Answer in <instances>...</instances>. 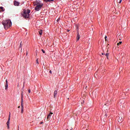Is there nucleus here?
I'll return each instance as SVG.
<instances>
[{
  "label": "nucleus",
  "instance_id": "nucleus-29",
  "mask_svg": "<svg viewBox=\"0 0 130 130\" xmlns=\"http://www.w3.org/2000/svg\"><path fill=\"white\" fill-rule=\"evenodd\" d=\"M102 55H104V53H102Z\"/></svg>",
  "mask_w": 130,
  "mask_h": 130
},
{
  "label": "nucleus",
  "instance_id": "nucleus-7",
  "mask_svg": "<svg viewBox=\"0 0 130 130\" xmlns=\"http://www.w3.org/2000/svg\"><path fill=\"white\" fill-rule=\"evenodd\" d=\"M14 6H18L20 5V3L17 2V1H14Z\"/></svg>",
  "mask_w": 130,
  "mask_h": 130
},
{
  "label": "nucleus",
  "instance_id": "nucleus-18",
  "mask_svg": "<svg viewBox=\"0 0 130 130\" xmlns=\"http://www.w3.org/2000/svg\"><path fill=\"white\" fill-rule=\"evenodd\" d=\"M0 9H1V10H2V11L3 12H4V7H0Z\"/></svg>",
  "mask_w": 130,
  "mask_h": 130
},
{
  "label": "nucleus",
  "instance_id": "nucleus-22",
  "mask_svg": "<svg viewBox=\"0 0 130 130\" xmlns=\"http://www.w3.org/2000/svg\"><path fill=\"white\" fill-rule=\"evenodd\" d=\"M42 51L43 53H45V51H44L43 49H42Z\"/></svg>",
  "mask_w": 130,
  "mask_h": 130
},
{
  "label": "nucleus",
  "instance_id": "nucleus-16",
  "mask_svg": "<svg viewBox=\"0 0 130 130\" xmlns=\"http://www.w3.org/2000/svg\"><path fill=\"white\" fill-rule=\"evenodd\" d=\"M106 56L107 57V58L108 59V56H109V53H107L106 54Z\"/></svg>",
  "mask_w": 130,
  "mask_h": 130
},
{
  "label": "nucleus",
  "instance_id": "nucleus-5",
  "mask_svg": "<svg viewBox=\"0 0 130 130\" xmlns=\"http://www.w3.org/2000/svg\"><path fill=\"white\" fill-rule=\"evenodd\" d=\"M53 114V113L50 112L47 117V120L49 121V120H50V118L51 117V115Z\"/></svg>",
  "mask_w": 130,
  "mask_h": 130
},
{
  "label": "nucleus",
  "instance_id": "nucleus-6",
  "mask_svg": "<svg viewBox=\"0 0 130 130\" xmlns=\"http://www.w3.org/2000/svg\"><path fill=\"white\" fill-rule=\"evenodd\" d=\"M21 113H24V105H23V103H21Z\"/></svg>",
  "mask_w": 130,
  "mask_h": 130
},
{
  "label": "nucleus",
  "instance_id": "nucleus-24",
  "mask_svg": "<svg viewBox=\"0 0 130 130\" xmlns=\"http://www.w3.org/2000/svg\"><path fill=\"white\" fill-rule=\"evenodd\" d=\"M121 2H122V0H120V1H119V4H121Z\"/></svg>",
  "mask_w": 130,
  "mask_h": 130
},
{
  "label": "nucleus",
  "instance_id": "nucleus-23",
  "mask_svg": "<svg viewBox=\"0 0 130 130\" xmlns=\"http://www.w3.org/2000/svg\"><path fill=\"white\" fill-rule=\"evenodd\" d=\"M28 93H31V90L28 89Z\"/></svg>",
  "mask_w": 130,
  "mask_h": 130
},
{
  "label": "nucleus",
  "instance_id": "nucleus-31",
  "mask_svg": "<svg viewBox=\"0 0 130 130\" xmlns=\"http://www.w3.org/2000/svg\"><path fill=\"white\" fill-rule=\"evenodd\" d=\"M21 107L20 106H18V108H20Z\"/></svg>",
  "mask_w": 130,
  "mask_h": 130
},
{
  "label": "nucleus",
  "instance_id": "nucleus-9",
  "mask_svg": "<svg viewBox=\"0 0 130 130\" xmlns=\"http://www.w3.org/2000/svg\"><path fill=\"white\" fill-rule=\"evenodd\" d=\"M81 38V37L80 36V35L79 34V32H77V41H79V40H80V38Z\"/></svg>",
  "mask_w": 130,
  "mask_h": 130
},
{
  "label": "nucleus",
  "instance_id": "nucleus-15",
  "mask_svg": "<svg viewBox=\"0 0 130 130\" xmlns=\"http://www.w3.org/2000/svg\"><path fill=\"white\" fill-rule=\"evenodd\" d=\"M21 103H24V100H23V94H21Z\"/></svg>",
  "mask_w": 130,
  "mask_h": 130
},
{
  "label": "nucleus",
  "instance_id": "nucleus-21",
  "mask_svg": "<svg viewBox=\"0 0 130 130\" xmlns=\"http://www.w3.org/2000/svg\"><path fill=\"white\" fill-rule=\"evenodd\" d=\"M105 39L106 41H107V36H105Z\"/></svg>",
  "mask_w": 130,
  "mask_h": 130
},
{
  "label": "nucleus",
  "instance_id": "nucleus-8",
  "mask_svg": "<svg viewBox=\"0 0 130 130\" xmlns=\"http://www.w3.org/2000/svg\"><path fill=\"white\" fill-rule=\"evenodd\" d=\"M6 85H5V90H8V87H9V85H8V80H6Z\"/></svg>",
  "mask_w": 130,
  "mask_h": 130
},
{
  "label": "nucleus",
  "instance_id": "nucleus-28",
  "mask_svg": "<svg viewBox=\"0 0 130 130\" xmlns=\"http://www.w3.org/2000/svg\"><path fill=\"white\" fill-rule=\"evenodd\" d=\"M74 128H73V127H71V128L70 129V130H73Z\"/></svg>",
  "mask_w": 130,
  "mask_h": 130
},
{
  "label": "nucleus",
  "instance_id": "nucleus-17",
  "mask_svg": "<svg viewBox=\"0 0 130 130\" xmlns=\"http://www.w3.org/2000/svg\"><path fill=\"white\" fill-rule=\"evenodd\" d=\"M121 43H122V42H120L117 43V45L119 46V45H120V44H121Z\"/></svg>",
  "mask_w": 130,
  "mask_h": 130
},
{
  "label": "nucleus",
  "instance_id": "nucleus-14",
  "mask_svg": "<svg viewBox=\"0 0 130 130\" xmlns=\"http://www.w3.org/2000/svg\"><path fill=\"white\" fill-rule=\"evenodd\" d=\"M39 33L40 35H42V29L39 30Z\"/></svg>",
  "mask_w": 130,
  "mask_h": 130
},
{
  "label": "nucleus",
  "instance_id": "nucleus-4",
  "mask_svg": "<svg viewBox=\"0 0 130 130\" xmlns=\"http://www.w3.org/2000/svg\"><path fill=\"white\" fill-rule=\"evenodd\" d=\"M10 120H11V114H9L8 120L7 122V125L8 129H10Z\"/></svg>",
  "mask_w": 130,
  "mask_h": 130
},
{
  "label": "nucleus",
  "instance_id": "nucleus-34",
  "mask_svg": "<svg viewBox=\"0 0 130 130\" xmlns=\"http://www.w3.org/2000/svg\"><path fill=\"white\" fill-rule=\"evenodd\" d=\"M66 130H69V129H67Z\"/></svg>",
  "mask_w": 130,
  "mask_h": 130
},
{
  "label": "nucleus",
  "instance_id": "nucleus-27",
  "mask_svg": "<svg viewBox=\"0 0 130 130\" xmlns=\"http://www.w3.org/2000/svg\"><path fill=\"white\" fill-rule=\"evenodd\" d=\"M40 123V124H42V123H43V122H41Z\"/></svg>",
  "mask_w": 130,
  "mask_h": 130
},
{
  "label": "nucleus",
  "instance_id": "nucleus-25",
  "mask_svg": "<svg viewBox=\"0 0 130 130\" xmlns=\"http://www.w3.org/2000/svg\"><path fill=\"white\" fill-rule=\"evenodd\" d=\"M59 20H60V19H59V18H58V19H57V22H58V21H59Z\"/></svg>",
  "mask_w": 130,
  "mask_h": 130
},
{
  "label": "nucleus",
  "instance_id": "nucleus-11",
  "mask_svg": "<svg viewBox=\"0 0 130 130\" xmlns=\"http://www.w3.org/2000/svg\"><path fill=\"white\" fill-rule=\"evenodd\" d=\"M56 95H57V90H55L54 91V98H55Z\"/></svg>",
  "mask_w": 130,
  "mask_h": 130
},
{
  "label": "nucleus",
  "instance_id": "nucleus-10",
  "mask_svg": "<svg viewBox=\"0 0 130 130\" xmlns=\"http://www.w3.org/2000/svg\"><path fill=\"white\" fill-rule=\"evenodd\" d=\"M39 5H43V4L40 3V2H39V1H36V6H38Z\"/></svg>",
  "mask_w": 130,
  "mask_h": 130
},
{
  "label": "nucleus",
  "instance_id": "nucleus-32",
  "mask_svg": "<svg viewBox=\"0 0 130 130\" xmlns=\"http://www.w3.org/2000/svg\"><path fill=\"white\" fill-rule=\"evenodd\" d=\"M27 54H28V53H26V55H27Z\"/></svg>",
  "mask_w": 130,
  "mask_h": 130
},
{
  "label": "nucleus",
  "instance_id": "nucleus-12",
  "mask_svg": "<svg viewBox=\"0 0 130 130\" xmlns=\"http://www.w3.org/2000/svg\"><path fill=\"white\" fill-rule=\"evenodd\" d=\"M54 0H44V2H45L46 3H48V2H53Z\"/></svg>",
  "mask_w": 130,
  "mask_h": 130
},
{
  "label": "nucleus",
  "instance_id": "nucleus-30",
  "mask_svg": "<svg viewBox=\"0 0 130 130\" xmlns=\"http://www.w3.org/2000/svg\"><path fill=\"white\" fill-rule=\"evenodd\" d=\"M24 87H25V85L24 84H23V88H24Z\"/></svg>",
  "mask_w": 130,
  "mask_h": 130
},
{
  "label": "nucleus",
  "instance_id": "nucleus-33",
  "mask_svg": "<svg viewBox=\"0 0 130 130\" xmlns=\"http://www.w3.org/2000/svg\"><path fill=\"white\" fill-rule=\"evenodd\" d=\"M48 91H50V90H49L48 89Z\"/></svg>",
  "mask_w": 130,
  "mask_h": 130
},
{
  "label": "nucleus",
  "instance_id": "nucleus-3",
  "mask_svg": "<svg viewBox=\"0 0 130 130\" xmlns=\"http://www.w3.org/2000/svg\"><path fill=\"white\" fill-rule=\"evenodd\" d=\"M43 6V4L37 5L35 8V11H37L38 12H39V11H40V10H41V8Z\"/></svg>",
  "mask_w": 130,
  "mask_h": 130
},
{
  "label": "nucleus",
  "instance_id": "nucleus-1",
  "mask_svg": "<svg viewBox=\"0 0 130 130\" xmlns=\"http://www.w3.org/2000/svg\"><path fill=\"white\" fill-rule=\"evenodd\" d=\"M2 25H4L5 29L7 30V29L10 28V27L12 26V21H11L10 20H4L2 22Z\"/></svg>",
  "mask_w": 130,
  "mask_h": 130
},
{
  "label": "nucleus",
  "instance_id": "nucleus-13",
  "mask_svg": "<svg viewBox=\"0 0 130 130\" xmlns=\"http://www.w3.org/2000/svg\"><path fill=\"white\" fill-rule=\"evenodd\" d=\"M122 120V117H121V118L119 117L118 121V122H121Z\"/></svg>",
  "mask_w": 130,
  "mask_h": 130
},
{
  "label": "nucleus",
  "instance_id": "nucleus-20",
  "mask_svg": "<svg viewBox=\"0 0 130 130\" xmlns=\"http://www.w3.org/2000/svg\"><path fill=\"white\" fill-rule=\"evenodd\" d=\"M19 47H20V48H22V42H21L20 43Z\"/></svg>",
  "mask_w": 130,
  "mask_h": 130
},
{
  "label": "nucleus",
  "instance_id": "nucleus-2",
  "mask_svg": "<svg viewBox=\"0 0 130 130\" xmlns=\"http://www.w3.org/2000/svg\"><path fill=\"white\" fill-rule=\"evenodd\" d=\"M30 13H31L30 10L27 9V10H26V9H24L23 14L22 15L23 18H25V19H28V18H29V16H30V14H29Z\"/></svg>",
  "mask_w": 130,
  "mask_h": 130
},
{
  "label": "nucleus",
  "instance_id": "nucleus-26",
  "mask_svg": "<svg viewBox=\"0 0 130 130\" xmlns=\"http://www.w3.org/2000/svg\"><path fill=\"white\" fill-rule=\"evenodd\" d=\"M50 74H52V72H51V70L49 71Z\"/></svg>",
  "mask_w": 130,
  "mask_h": 130
},
{
  "label": "nucleus",
  "instance_id": "nucleus-19",
  "mask_svg": "<svg viewBox=\"0 0 130 130\" xmlns=\"http://www.w3.org/2000/svg\"><path fill=\"white\" fill-rule=\"evenodd\" d=\"M36 62L37 64H38L39 63V62H38V59H37L36 60Z\"/></svg>",
  "mask_w": 130,
  "mask_h": 130
}]
</instances>
